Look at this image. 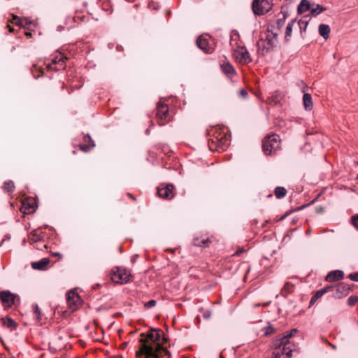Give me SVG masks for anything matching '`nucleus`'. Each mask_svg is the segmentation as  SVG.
I'll use <instances>...</instances> for the list:
<instances>
[{
    "instance_id": "obj_1",
    "label": "nucleus",
    "mask_w": 358,
    "mask_h": 358,
    "mask_svg": "<svg viewBox=\"0 0 358 358\" xmlns=\"http://www.w3.org/2000/svg\"><path fill=\"white\" fill-rule=\"evenodd\" d=\"M166 341L163 331L159 329H152L146 335L145 338H141V343L139 350L136 352L138 358H160L162 352L169 355L170 352L162 346L160 343Z\"/></svg>"
},
{
    "instance_id": "obj_2",
    "label": "nucleus",
    "mask_w": 358,
    "mask_h": 358,
    "mask_svg": "<svg viewBox=\"0 0 358 358\" xmlns=\"http://www.w3.org/2000/svg\"><path fill=\"white\" fill-rule=\"evenodd\" d=\"M209 134L208 146L211 150L223 151L229 144L230 139L227 129L223 127L213 128Z\"/></svg>"
},
{
    "instance_id": "obj_3",
    "label": "nucleus",
    "mask_w": 358,
    "mask_h": 358,
    "mask_svg": "<svg viewBox=\"0 0 358 358\" xmlns=\"http://www.w3.org/2000/svg\"><path fill=\"white\" fill-rule=\"evenodd\" d=\"M230 44L233 49V57L236 62L244 64L246 63V49L242 41H240V36L237 31L231 32Z\"/></svg>"
},
{
    "instance_id": "obj_4",
    "label": "nucleus",
    "mask_w": 358,
    "mask_h": 358,
    "mask_svg": "<svg viewBox=\"0 0 358 358\" xmlns=\"http://www.w3.org/2000/svg\"><path fill=\"white\" fill-rule=\"evenodd\" d=\"M280 138L276 134H272L262 141V150L266 155H271L280 148Z\"/></svg>"
},
{
    "instance_id": "obj_5",
    "label": "nucleus",
    "mask_w": 358,
    "mask_h": 358,
    "mask_svg": "<svg viewBox=\"0 0 358 358\" xmlns=\"http://www.w3.org/2000/svg\"><path fill=\"white\" fill-rule=\"evenodd\" d=\"M131 278L129 271L125 268L116 267L111 272V280L117 284L128 283Z\"/></svg>"
},
{
    "instance_id": "obj_6",
    "label": "nucleus",
    "mask_w": 358,
    "mask_h": 358,
    "mask_svg": "<svg viewBox=\"0 0 358 358\" xmlns=\"http://www.w3.org/2000/svg\"><path fill=\"white\" fill-rule=\"evenodd\" d=\"M272 5L267 0H254L252 10L255 15H262L271 9Z\"/></svg>"
},
{
    "instance_id": "obj_7",
    "label": "nucleus",
    "mask_w": 358,
    "mask_h": 358,
    "mask_svg": "<svg viewBox=\"0 0 358 358\" xmlns=\"http://www.w3.org/2000/svg\"><path fill=\"white\" fill-rule=\"evenodd\" d=\"M156 117L160 125H164L171 120V115L166 104L162 103L157 104Z\"/></svg>"
},
{
    "instance_id": "obj_8",
    "label": "nucleus",
    "mask_w": 358,
    "mask_h": 358,
    "mask_svg": "<svg viewBox=\"0 0 358 358\" xmlns=\"http://www.w3.org/2000/svg\"><path fill=\"white\" fill-rule=\"evenodd\" d=\"M66 59V57L59 54L52 59L50 63L46 64V69L48 71H59L64 69L66 67L65 62Z\"/></svg>"
},
{
    "instance_id": "obj_9",
    "label": "nucleus",
    "mask_w": 358,
    "mask_h": 358,
    "mask_svg": "<svg viewBox=\"0 0 358 358\" xmlns=\"http://www.w3.org/2000/svg\"><path fill=\"white\" fill-rule=\"evenodd\" d=\"M67 304L69 308L75 311L81 304V299L78 294L74 290H70L66 294Z\"/></svg>"
},
{
    "instance_id": "obj_10",
    "label": "nucleus",
    "mask_w": 358,
    "mask_h": 358,
    "mask_svg": "<svg viewBox=\"0 0 358 358\" xmlns=\"http://www.w3.org/2000/svg\"><path fill=\"white\" fill-rule=\"evenodd\" d=\"M331 291L334 292V297H335L336 299H341L349 294L350 291V287L347 284L340 283L335 287H333V289H331Z\"/></svg>"
},
{
    "instance_id": "obj_11",
    "label": "nucleus",
    "mask_w": 358,
    "mask_h": 358,
    "mask_svg": "<svg viewBox=\"0 0 358 358\" xmlns=\"http://www.w3.org/2000/svg\"><path fill=\"white\" fill-rule=\"evenodd\" d=\"M157 194L163 199H172L174 196L173 186L172 185H166V186L159 187L157 188Z\"/></svg>"
},
{
    "instance_id": "obj_12",
    "label": "nucleus",
    "mask_w": 358,
    "mask_h": 358,
    "mask_svg": "<svg viewBox=\"0 0 358 358\" xmlns=\"http://www.w3.org/2000/svg\"><path fill=\"white\" fill-rule=\"evenodd\" d=\"M196 45L198 48L206 54L212 53L213 48L209 45L208 40L201 36L196 39Z\"/></svg>"
},
{
    "instance_id": "obj_13",
    "label": "nucleus",
    "mask_w": 358,
    "mask_h": 358,
    "mask_svg": "<svg viewBox=\"0 0 358 358\" xmlns=\"http://www.w3.org/2000/svg\"><path fill=\"white\" fill-rule=\"evenodd\" d=\"M0 299L6 307H11L15 301V295L9 291L0 292Z\"/></svg>"
},
{
    "instance_id": "obj_14",
    "label": "nucleus",
    "mask_w": 358,
    "mask_h": 358,
    "mask_svg": "<svg viewBox=\"0 0 358 358\" xmlns=\"http://www.w3.org/2000/svg\"><path fill=\"white\" fill-rule=\"evenodd\" d=\"M277 36V33H273V31L268 29V32L266 34L265 38L264 39L266 42L267 49L273 48L275 41H276Z\"/></svg>"
},
{
    "instance_id": "obj_15",
    "label": "nucleus",
    "mask_w": 358,
    "mask_h": 358,
    "mask_svg": "<svg viewBox=\"0 0 358 358\" xmlns=\"http://www.w3.org/2000/svg\"><path fill=\"white\" fill-rule=\"evenodd\" d=\"M344 273L341 270H335L329 273L325 280L327 282H333L340 280L343 278Z\"/></svg>"
},
{
    "instance_id": "obj_16",
    "label": "nucleus",
    "mask_w": 358,
    "mask_h": 358,
    "mask_svg": "<svg viewBox=\"0 0 358 358\" xmlns=\"http://www.w3.org/2000/svg\"><path fill=\"white\" fill-rule=\"evenodd\" d=\"M35 210V202L33 200L23 201L21 211L24 214H30Z\"/></svg>"
},
{
    "instance_id": "obj_17",
    "label": "nucleus",
    "mask_w": 358,
    "mask_h": 358,
    "mask_svg": "<svg viewBox=\"0 0 358 358\" xmlns=\"http://www.w3.org/2000/svg\"><path fill=\"white\" fill-rule=\"evenodd\" d=\"M222 71L229 78H232L236 72L233 66L229 62H224L220 64Z\"/></svg>"
},
{
    "instance_id": "obj_18",
    "label": "nucleus",
    "mask_w": 358,
    "mask_h": 358,
    "mask_svg": "<svg viewBox=\"0 0 358 358\" xmlns=\"http://www.w3.org/2000/svg\"><path fill=\"white\" fill-rule=\"evenodd\" d=\"M43 237V233H40L38 229H34L29 233L28 238L31 243H34L42 241Z\"/></svg>"
},
{
    "instance_id": "obj_19",
    "label": "nucleus",
    "mask_w": 358,
    "mask_h": 358,
    "mask_svg": "<svg viewBox=\"0 0 358 358\" xmlns=\"http://www.w3.org/2000/svg\"><path fill=\"white\" fill-rule=\"evenodd\" d=\"M211 243L210 239L208 237H195L194 238V245L196 246L206 248Z\"/></svg>"
},
{
    "instance_id": "obj_20",
    "label": "nucleus",
    "mask_w": 358,
    "mask_h": 358,
    "mask_svg": "<svg viewBox=\"0 0 358 358\" xmlns=\"http://www.w3.org/2000/svg\"><path fill=\"white\" fill-rule=\"evenodd\" d=\"M49 262L50 261L48 258H43L38 262H33L31 264V266L34 269L36 270H44L47 267Z\"/></svg>"
},
{
    "instance_id": "obj_21",
    "label": "nucleus",
    "mask_w": 358,
    "mask_h": 358,
    "mask_svg": "<svg viewBox=\"0 0 358 358\" xmlns=\"http://www.w3.org/2000/svg\"><path fill=\"white\" fill-rule=\"evenodd\" d=\"M319 34L324 39H327L329 37L330 27L327 24H321L318 28Z\"/></svg>"
},
{
    "instance_id": "obj_22",
    "label": "nucleus",
    "mask_w": 358,
    "mask_h": 358,
    "mask_svg": "<svg viewBox=\"0 0 358 358\" xmlns=\"http://www.w3.org/2000/svg\"><path fill=\"white\" fill-rule=\"evenodd\" d=\"M311 5L308 0H301L297 8L299 13H303L307 10H310Z\"/></svg>"
},
{
    "instance_id": "obj_23",
    "label": "nucleus",
    "mask_w": 358,
    "mask_h": 358,
    "mask_svg": "<svg viewBox=\"0 0 358 358\" xmlns=\"http://www.w3.org/2000/svg\"><path fill=\"white\" fill-rule=\"evenodd\" d=\"M309 20V15H304L299 20L298 24L301 34L303 31H306Z\"/></svg>"
},
{
    "instance_id": "obj_24",
    "label": "nucleus",
    "mask_w": 358,
    "mask_h": 358,
    "mask_svg": "<svg viewBox=\"0 0 358 358\" xmlns=\"http://www.w3.org/2000/svg\"><path fill=\"white\" fill-rule=\"evenodd\" d=\"M303 101L305 109L310 110L313 108L311 95L308 93H305L303 96Z\"/></svg>"
},
{
    "instance_id": "obj_25",
    "label": "nucleus",
    "mask_w": 358,
    "mask_h": 358,
    "mask_svg": "<svg viewBox=\"0 0 358 358\" xmlns=\"http://www.w3.org/2000/svg\"><path fill=\"white\" fill-rule=\"evenodd\" d=\"M295 22H296V20H292L291 22H289L287 24V25L286 27L285 36V39L286 41H288L292 36V27Z\"/></svg>"
},
{
    "instance_id": "obj_26",
    "label": "nucleus",
    "mask_w": 358,
    "mask_h": 358,
    "mask_svg": "<svg viewBox=\"0 0 358 358\" xmlns=\"http://www.w3.org/2000/svg\"><path fill=\"white\" fill-rule=\"evenodd\" d=\"M85 141L88 140V141L91 143V144L89 145H80V148L81 150H83L84 152H87L92 148H94L95 146V144L93 142V141L92 140V138H91L90 135H87V136H85Z\"/></svg>"
},
{
    "instance_id": "obj_27",
    "label": "nucleus",
    "mask_w": 358,
    "mask_h": 358,
    "mask_svg": "<svg viewBox=\"0 0 358 358\" xmlns=\"http://www.w3.org/2000/svg\"><path fill=\"white\" fill-rule=\"evenodd\" d=\"M2 323L4 327H6L11 330L15 329L16 328V324L15 322L10 317L2 318Z\"/></svg>"
},
{
    "instance_id": "obj_28",
    "label": "nucleus",
    "mask_w": 358,
    "mask_h": 358,
    "mask_svg": "<svg viewBox=\"0 0 358 358\" xmlns=\"http://www.w3.org/2000/svg\"><path fill=\"white\" fill-rule=\"evenodd\" d=\"M3 188L6 192H8V193L13 192V191L15 189V185H14L13 181L8 180V181L5 182L3 184Z\"/></svg>"
},
{
    "instance_id": "obj_29",
    "label": "nucleus",
    "mask_w": 358,
    "mask_h": 358,
    "mask_svg": "<svg viewBox=\"0 0 358 358\" xmlns=\"http://www.w3.org/2000/svg\"><path fill=\"white\" fill-rule=\"evenodd\" d=\"M274 193L277 199H282L286 195L287 190L283 187H277L275 189Z\"/></svg>"
},
{
    "instance_id": "obj_30",
    "label": "nucleus",
    "mask_w": 358,
    "mask_h": 358,
    "mask_svg": "<svg viewBox=\"0 0 358 358\" xmlns=\"http://www.w3.org/2000/svg\"><path fill=\"white\" fill-rule=\"evenodd\" d=\"M324 10H325V8L319 4L313 5L310 9V13L314 15H317L322 13Z\"/></svg>"
},
{
    "instance_id": "obj_31",
    "label": "nucleus",
    "mask_w": 358,
    "mask_h": 358,
    "mask_svg": "<svg viewBox=\"0 0 358 358\" xmlns=\"http://www.w3.org/2000/svg\"><path fill=\"white\" fill-rule=\"evenodd\" d=\"M280 99H281V96H280V93L278 92H275L273 94H272L268 98V101H269L270 104L275 105L280 102Z\"/></svg>"
},
{
    "instance_id": "obj_32",
    "label": "nucleus",
    "mask_w": 358,
    "mask_h": 358,
    "mask_svg": "<svg viewBox=\"0 0 358 358\" xmlns=\"http://www.w3.org/2000/svg\"><path fill=\"white\" fill-rule=\"evenodd\" d=\"M331 289H333V287L332 286H327V287H324L319 290H317L316 292V297H319L320 298L321 296H322L324 294L329 292V291H331Z\"/></svg>"
},
{
    "instance_id": "obj_33",
    "label": "nucleus",
    "mask_w": 358,
    "mask_h": 358,
    "mask_svg": "<svg viewBox=\"0 0 358 358\" xmlns=\"http://www.w3.org/2000/svg\"><path fill=\"white\" fill-rule=\"evenodd\" d=\"M257 46H258L259 49L262 50L263 54H264L265 52H267L270 50V49H267L266 42L264 40L263 38H262L257 42Z\"/></svg>"
},
{
    "instance_id": "obj_34",
    "label": "nucleus",
    "mask_w": 358,
    "mask_h": 358,
    "mask_svg": "<svg viewBox=\"0 0 358 358\" xmlns=\"http://www.w3.org/2000/svg\"><path fill=\"white\" fill-rule=\"evenodd\" d=\"M262 331H264V335L265 336H269L274 333L275 329L271 324H268L266 327H265Z\"/></svg>"
},
{
    "instance_id": "obj_35",
    "label": "nucleus",
    "mask_w": 358,
    "mask_h": 358,
    "mask_svg": "<svg viewBox=\"0 0 358 358\" xmlns=\"http://www.w3.org/2000/svg\"><path fill=\"white\" fill-rule=\"evenodd\" d=\"M286 17L287 15L285 13H282V17L277 20L276 25L278 29H280L283 27Z\"/></svg>"
},
{
    "instance_id": "obj_36",
    "label": "nucleus",
    "mask_w": 358,
    "mask_h": 358,
    "mask_svg": "<svg viewBox=\"0 0 358 358\" xmlns=\"http://www.w3.org/2000/svg\"><path fill=\"white\" fill-rule=\"evenodd\" d=\"M358 301L357 296H350L348 299V304L350 306H354Z\"/></svg>"
},
{
    "instance_id": "obj_37",
    "label": "nucleus",
    "mask_w": 358,
    "mask_h": 358,
    "mask_svg": "<svg viewBox=\"0 0 358 358\" xmlns=\"http://www.w3.org/2000/svg\"><path fill=\"white\" fill-rule=\"evenodd\" d=\"M11 22L13 23V24L20 25V26H22L23 25V20L22 19H20V17H18L17 16H16V15H13V19H12Z\"/></svg>"
},
{
    "instance_id": "obj_38",
    "label": "nucleus",
    "mask_w": 358,
    "mask_h": 358,
    "mask_svg": "<svg viewBox=\"0 0 358 358\" xmlns=\"http://www.w3.org/2000/svg\"><path fill=\"white\" fill-rule=\"evenodd\" d=\"M351 222L352 225L358 230V215L352 216Z\"/></svg>"
},
{
    "instance_id": "obj_39",
    "label": "nucleus",
    "mask_w": 358,
    "mask_h": 358,
    "mask_svg": "<svg viewBox=\"0 0 358 358\" xmlns=\"http://www.w3.org/2000/svg\"><path fill=\"white\" fill-rule=\"evenodd\" d=\"M155 305H156V301L150 300L148 302H147L146 303H145L144 306L146 308H150L154 307Z\"/></svg>"
},
{
    "instance_id": "obj_40",
    "label": "nucleus",
    "mask_w": 358,
    "mask_h": 358,
    "mask_svg": "<svg viewBox=\"0 0 358 358\" xmlns=\"http://www.w3.org/2000/svg\"><path fill=\"white\" fill-rule=\"evenodd\" d=\"M348 278L352 281L358 282V273H350Z\"/></svg>"
},
{
    "instance_id": "obj_41",
    "label": "nucleus",
    "mask_w": 358,
    "mask_h": 358,
    "mask_svg": "<svg viewBox=\"0 0 358 358\" xmlns=\"http://www.w3.org/2000/svg\"><path fill=\"white\" fill-rule=\"evenodd\" d=\"M34 313L37 315V320L39 321L41 320L40 317V312H39V308L38 305H35L34 307Z\"/></svg>"
},
{
    "instance_id": "obj_42",
    "label": "nucleus",
    "mask_w": 358,
    "mask_h": 358,
    "mask_svg": "<svg viewBox=\"0 0 358 358\" xmlns=\"http://www.w3.org/2000/svg\"><path fill=\"white\" fill-rule=\"evenodd\" d=\"M319 299V297H316V294H315L312 297H311V299H310V304L312 305L313 304L317 299Z\"/></svg>"
},
{
    "instance_id": "obj_43",
    "label": "nucleus",
    "mask_w": 358,
    "mask_h": 358,
    "mask_svg": "<svg viewBox=\"0 0 358 358\" xmlns=\"http://www.w3.org/2000/svg\"><path fill=\"white\" fill-rule=\"evenodd\" d=\"M34 68H35L37 71H39L40 74L38 76V77L41 76L43 75V69L42 68H37L36 65L33 66Z\"/></svg>"
},
{
    "instance_id": "obj_44",
    "label": "nucleus",
    "mask_w": 358,
    "mask_h": 358,
    "mask_svg": "<svg viewBox=\"0 0 358 358\" xmlns=\"http://www.w3.org/2000/svg\"><path fill=\"white\" fill-rule=\"evenodd\" d=\"M210 315H211V314H210V312H209V311H206V312H205V313H203V317H204L205 319H208V318H210Z\"/></svg>"
},
{
    "instance_id": "obj_45",
    "label": "nucleus",
    "mask_w": 358,
    "mask_h": 358,
    "mask_svg": "<svg viewBox=\"0 0 358 358\" xmlns=\"http://www.w3.org/2000/svg\"><path fill=\"white\" fill-rule=\"evenodd\" d=\"M240 94L243 97L246 95V92H245V91L243 89L240 90Z\"/></svg>"
},
{
    "instance_id": "obj_46",
    "label": "nucleus",
    "mask_w": 358,
    "mask_h": 358,
    "mask_svg": "<svg viewBox=\"0 0 358 358\" xmlns=\"http://www.w3.org/2000/svg\"><path fill=\"white\" fill-rule=\"evenodd\" d=\"M247 58H248V63L249 62L251 61V59H250V56H249V53L248 52Z\"/></svg>"
},
{
    "instance_id": "obj_47",
    "label": "nucleus",
    "mask_w": 358,
    "mask_h": 358,
    "mask_svg": "<svg viewBox=\"0 0 358 358\" xmlns=\"http://www.w3.org/2000/svg\"><path fill=\"white\" fill-rule=\"evenodd\" d=\"M330 345H331V348H332L333 349H334V350L336 348V346H335L334 344L330 343Z\"/></svg>"
},
{
    "instance_id": "obj_48",
    "label": "nucleus",
    "mask_w": 358,
    "mask_h": 358,
    "mask_svg": "<svg viewBox=\"0 0 358 358\" xmlns=\"http://www.w3.org/2000/svg\"><path fill=\"white\" fill-rule=\"evenodd\" d=\"M128 196L135 200V198L131 194H128Z\"/></svg>"
},
{
    "instance_id": "obj_49",
    "label": "nucleus",
    "mask_w": 358,
    "mask_h": 358,
    "mask_svg": "<svg viewBox=\"0 0 358 358\" xmlns=\"http://www.w3.org/2000/svg\"><path fill=\"white\" fill-rule=\"evenodd\" d=\"M8 27H9V31H10V32H12V31H13V28H11L10 26H8Z\"/></svg>"
},
{
    "instance_id": "obj_50",
    "label": "nucleus",
    "mask_w": 358,
    "mask_h": 358,
    "mask_svg": "<svg viewBox=\"0 0 358 358\" xmlns=\"http://www.w3.org/2000/svg\"><path fill=\"white\" fill-rule=\"evenodd\" d=\"M306 235H310V232L308 231H306Z\"/></svg>"
},
{
    "instance_id": "obj_51",
    "label": "nucleus",
    "mask_w": 358,
    "mask_h": 358,
    "mask_svg": "<svg viewBox=\"0 0 358 358\" xmlns=\"http://www.w3.org/2000/svg\"><path fill=\"white\" fill-rule=\"evenodd\" d=\"M26 35L27 36H31V34L30 33H26Z\"/></svg>"
},
{
    "instance_id": "obj_52",
    "label": "nucleus",
    "mask_w": 358,
    "mask_h": 358,
    "mask_svg": "<svg viewBox=\"0 0 358 358\" xmlns=\"http://www.w3.org/2000/svg\"><path fill=\"white\" fill-rule=\"evenodd\" d=\"M131 260H132V262H134V261H135V258H134V257H132V259H131Z\"/></svg>"
},
{
    "instance_id": "obj_53",
    "label": "nucleus",
    "mask_w": 358,
    "mask_h": 358,
    "mask_svg": "<svg viewBox=\"0 0 358 358\" xmlns=\"http://www.w3.org/2000/svg\"><path fill=\"white\" fill-rule=\"evenodd\" d=\"M245 278H246V274H245V275H244V276H243V280H245Z\"/></svg>"
},
{
    "instance_id": "obj_54",
    "label": "nucleus",
    "mask_w": 358,
    "mask_h": 358,
    "mask_svg": "<svg viewBox=\"0 0 358 358\" xmlns=\"http://www.w3.org/2000/svg\"><path fill=\"white\" fill-rule=\"evenodd\" d=\"M220 358H224L222 355H220Z\"/></svg>"
},
{
    "instance_id": "obj_55",
    "label": "nucleus",
    "mask_w": 358,
    "mask_h": 358,
    "mask_svg": "<svg viewBox=\"0 0 358 358\" xmlns=\"http://www.w3.org/2000/svg\"><path fill=\"white\" fill-rule=\"evenodd\" d=\"M247 272L248 273L250 272V268H248Z\"/></svg>"
},
{
    "instance_id": "obj_56",
    "label": "nucleus",
    "mask_w": 358,
    "mask_h": 358,
    "mask_svg": "<svg viewBox=\"0 0 358 358\" xmlns=\"http://www.w3.org/2000/svg\"><path fill=\"white\" fill-rule=\"evenodd\" d=\"M357 178H358V175H357Z\"/></svg>"
}]
</instances>
